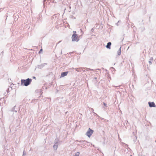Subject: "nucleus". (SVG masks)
Segmentation results:
<instances>
[{
  "label": "nucleus",
  "instance_id": "f257e3e1",
  "mask_svg": "<svg viewBox=\"0 0 156 156\" xmlns=\"http://www.w3.org/2000/svg\"><path fill=\"white\" fill-rule=\"evenodd\" d=\"M32 81V79L30 78H27L26 80L22 79L21 80V85H23L25 86H27L31 83Z\"/></svg>",
  "mask_w": 156,
  "mask_h": 156
},
{
  "label": "nucleus",
  "instance_id": "f03ea898",
  "mask_svg": "<svg viewBox=\"0 0 156 156\" xmlns=\"http://www.w3.org/2000/svg\"><path fill=\"white\" fill-rule=\"evenodd\" d=\"M74 33L72 35L71 38L72 41H78L79 39L78 38V36L76 34V31H74Z\"/></svg>",
  "mask_w": 156,
  "mask_h": 156
},
{
  "label": "nucleus",
  "instance_id": "7ed1b4c3",
  "mask_svg": "<svg viewBox=\"0 0 156 156\" xmlns=\"http://www.w3.org/2000/svg\"><path fill=\"white\" fill-rule=\"evenodd\" d=\"M93 132L94 131L93 130H92L90 128H89L88 130L86 133V135L89 137H90L93 133Z\"/></svg>",
  "mask_w": 156,
  "mask_h": 156
},
{
  "label": "nucleus",
  "instance_id": "20e7f679",
  "mask_svg": "<svg viewBox=\"0 0 156 156\" xmlns=\"http://www.w3.org/2000/svg\"><path fill=\"white\" fill-rule=\"evenodd\" d=\"M76 142H79L80 143V144L81 145H83V144H86V143H88L87 141L85 140H80V141L76 140Z\"/></svg>",
  "mask_w": 156,
  "mask_h": 156
},
{
  "label": "nucleus",
  "instance_id": "39448f33",
  "mask_svg": "<svg viewBox=\"0 0 156 156\" xmlns=\"http://www.w3.org/2000/svg\"><path fill=\"white\" fill-rule=\"evenodd\" d=\"M149 105L150 107H155L156 105L154 102H148Z\"/></svg>",
  "mask_w": 156,
  "mask_h": 156
},
{
  "label": "nucleus",
  "instance_id": "423d86ee",
  "mask_svg": "<svg viewBox=\"0 0 156 156\" xmlns=\"http://www.w3.org/2000/svg\"><path fill=\"white\" fill-rule=\"evenodd\" d=\"M47 65V63L42 64L40 65H38L37 66L38 68L41 69L43 68L44 66L45 65Z\"/></svg>",
  "mask_w": 156,
  "mask_h": 156
},
{
  "label": "nucleus",
  "instance_id": "0eeeda50",
  "mask_svg": "<svg viewBox=\"0 0 156 156\" xmlns=\"http://www.w3.org/2000/svg\"><path fill=\"white\" fill-rule=\"evenodd\" d=\"M84 68L80 67V68H73L76 71H77L78 72H81V71L82 69H83Z\"/></svg>",
  "mask_w": 156,
  "mask_h": 156
},
{
  "label": "nucleus",
  "instance_id": "6e6552de",
  "mask_svg": "<svg viewBox=\"0 0 156 156\" xmlns=\"http://www.w3.org/2000/svg\"><path fill=\"white\" fill-rule=\"evenodd\" d=\"M58 143L57 142H56L53 146V147L55 150H56L58 148Z\"/></svg>",
  "mask_w": 156,
  "mask_h": 156
},
{
  "label": "nucleus",
  "instance_id": "1a4fd4ad",
  "mask_svg": "<svg viewBox=\"0 0 156 156\" xmlns=\"http://www.w3.org/2000/svg\"><path fill=\"white\" fill-rule=\"evenodd\" d=\"M68 72H62L61 74V77H63L66 76L68 73Z\"/></svg>",
  "mask_w": 156,
  "mask_h": 156
},
{
  "label": "nucleus",
  "instance_id": "9d476101",
  "mask_svg": "<svg viewBox=\"0 0 156 156\" xmlns=\"http://www.w3.org/2000/svg\"><path fill=\"white\" fill-rule=\"evenodd\" d=\"M112 43L111 42H109L107 43V45H106V48H108L109 49H110V46H111Z\"/></svg>",
  "mask_w": 156,
  "mask_h": 156
},
{
  "label": "nucleus",
  "instance_id": "9b49d317",
  "mask_svg": "<svg viewBox=\"0 0 156 156\" xmlns=\"http://www.w3.org/2000/svg\"><path fill=\"white\" fill-rule=\"evenodd\" d=\"M121 52V47H120V48L119 50H118V51H117V53H118V55H120Z\"/></svg>",
  "mask_w": 156,
  "mask_h": 156
},
{
  "label": "nucleus",
  "instance_id": "f8f14e48",
  "mask_svg": "<svg viewBox=\"0 0 156 156\" xmlns=\"http://www.w3.org/2000/svg\"><path fill=\"white\" fill-rule=\"evenodd\" d=\"M83 69H86V70L87 71H89L90 70H92V71L93 70V69H90L87 68H84Z\"/></svg>",
  "mask_w": 156,
  "mask_h": 156
},
{
  "label": "nucleus",
  "instance_id": "ddd939ff",
  "mask_svg": "<svg viewBox=\"0 0 156 156\" xmlns=\"http://www.w3.org/2000/svg\"><path fill=\"white\" fill-rule=\"evenodd\" d=\"M79 154H80V152H78L75 154L74 156H79Z\"/></svg>",
  "mask_w": 156,
  "mask_h": 156
},
{
  "label": "nucleus",
  "instance_id": "4468645a",
  "mask_svg": "<svg viewBox=\"0 0 156 156\" xmlns=\"http://www.w3.org/2000/svg\"><path fill=\"white\" fill-rule=\"evenodd\" d=\"M26 155V153L25 152V151H24L23 152V156L25 155Z\"/></svg>",
  "mask_w": 156,
  "mask_h": 156
},
{
  "label": "nucleus",
  "instance_id": "2eb2a0df",
  "mask_svg": "<svg viewBox=\"0 0 156 156\" xmlns=\"http://www.w3.org/2000/svg\"><path fill=\"white\" fill-rule=\"evenodd\" d=\"M42 51H43V50H42V49H41L40 50V51H39V53H40Z\"/></svg>",
  "mask_w": 156,
  "mask_h": 156
},
{
  "label": "nucleus",
  "instance_id": "dca6fc26",
  "mask_svg": "<svg viewBox=\"0 0 156 156\" xmlns=\"http://www.w3.org/2000/svg\"><path fill=\"white\" fill-rule=\"evenodd\" d=\"M153 57H151L150 59V61H153Z\"/></svg>",
  "mask_w": 156,
  "mask_h": 156
},
{
  "label": "nucleus",
  "instance_id": "f3484780",
  "mask_svg": "<svg viewBox=\"0 0 156 156\" xmlns=\"http://www.w3.org/2000/svg\"><path fill=\"white\" fill-rule=\"evenodd\" d=\"M149 63L150 65H151L152 64V63H151V61H149Z\"/></svg>",
  "mask_w": 156,
  "mask_h": 156
},
{
  "label": "nucleus",
  "instance_id": "a211bd4d",
  "mask_svg": "<svg viewBox=\"0 0 156 156\" xmlns=\"http://www.w3.org/2000/svg\"><path fill=\"white\" fill-rule=\"evenodd\" d=\"M103 104L105 106H106L107 105V104L104 102L103 103Z\"/></svg>",
  "mask_w": 156,
  "mask_h": 156
},
{
  "label": "nucleus",
  "instance_id": "6ab92c4d",
  "mask_svg": "<svg viewBox=\"0 0 156 156\" xmlns=\"http://www.w3.org/2000/svg\"><path fill=\"white\" fill-rule=\"evenodd\" d=\"M78 143H77V144L78 145H79V146H81V145L80 144H79L80 143L79 142H78Z\"/></svg>",
  "mask_w": 156,
  "mask_h": 156
},
{
  "label": "nucleus",
  "instance_id": "aec40b11",
  "mask_svg": "<svg viewBox=\"0 0 156 156\" xmlns=\"http://www.w3.org/2000/svg\"><path fill=\"white\" fill-rule=\"evenodd\" d=\"M81 147H84V145H83V146H82Z\"/></svg>",
  "mask_w": 156,
  "mask_h": 156
},
{
  "label": "nucleus",
  "instance_id": "412c9836",
  "mask_svg": "<svg viewBox=\"0 0 156 156\" xmlns=\"http://www.w3.org/2000/svg\"><path fill=\"white\" fill-rule=\"evenodd\" d=\"M119 86H114V87H119Z\"/></svg>",
  "mask_w": 156,
  "mask_h": 156
},
{
  "label": "nucleus",
  "instance_id": "4be33fe9",
  "mask_svg": "<svg viewBox=\"0 0 156 156\" xmlns=\"http://www.w3.org/2000/svg\"><path fill=\"white\" fill-rule=\"evenodd\" d=\"M15 106H14L13 108V109L15 108Z\"/></svg>",
  "mask_w": 156,
  "mask_h": 156
},
{
  "label": "nucleus",
  "instance_id": "5701e85b",
  "mask_svg": "<svg viewBox=\"0 0 156 156\" xmlns=\"http://www.w3.org/2000/svg\"><path fill=\"white\" fill-rule=\"evenodd\" d=\"M112 69H114V70H115V69H114V68H113V67H112Z\"/></svg>",
  "mask_w": 156,
  "mask_h": 156
},
{
  "label": "nucleus",
  "instance_id": "b1692460",
  "mask_svg": "<svg viewBox=\"0 0 156 156\" xmlns=\"http://www.w3.org/2000/svg\"><path fill=\"white\" fill-rule=\"evenodd\" d=\"M33 78L34 79H35L36 78L35 77V76L33 77Z\"/></svg>",
  "mask_w": 156,
  "mask_h": 156
},
{
  "label": "nucleus",
  "instance_id": "393cba45",
  "mask_svg": "<svg viewBox=\"0 0 156 156\" xmlns=\"http://www.w3.org/2000/svg\"><path fill=\"white\" fill-rule=\"evenodd\" d=\"M61 41H59L58 42V43H59L60 42H61Z\"/></svg>",
  "mask_w": 156,
  "mask_h": 156
},
{
  "label": "nucleus",
  "instance_id": "a878e982",
  "mask_svg": "<svg viewBox=\"0 0 156 156\" xmlns=\"http://www.w3.org/2000/svg\"><path fill=\"white\" fill-rule=\"evenodd\" d=\"M14 111H15V112H17V111H16V110Z\"/></svg>",
  "mask_w": 156,
  "mask_h": 156
},
{
  "label": "nucleus",
  "instance_id": "bb28decb",
  "mask_svg": "<svg viewBox=\"0 0 156 156\" xmlns=\"http://www.w3.org/2000/svg\"><path fill=\"white\" fill-rule=\"evenodd\" d=\"M45 0H44V1H43V2H45Z\"/></svg>",
  "mask_w": 156,
  "mask_h": 156
},
{
  "label": "nucleus",
  "instance_id": "cd10ccee",
  "mask_svg": "<svg viewBox=\"0 0 156 156\" xmlns=\"http://www.w3.org/2000/svg\"><path fill=\"white\" fill-rule=\"evenodd\" d=\"M85 71V70H83V71L84 72Z\"/></svg>",
  "mask_w": 156,
  "mask_h": 156
},
{
  "label": "nucleus",
  "instance_id": "c85d7f7f",
  "mask_svg": "<svg viewBox=\"0 0 156 156\" xmlns=\"http://www.w3.org/2000/svg\"><path fill=\"white\" fill-rule=\"evenodd\" d=\"M130 156H132V155H131Z\"/></svg>",
  "mask_w": 156,
  "mask_h": 156
}]
</instances>
